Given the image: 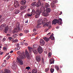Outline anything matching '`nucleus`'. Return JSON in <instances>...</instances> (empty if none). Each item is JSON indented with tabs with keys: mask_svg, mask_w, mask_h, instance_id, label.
Masks as SVG:
<instances>
[{
	"mask_svg": "<svg viewBox=\"0 0 73 73\" xmlns=\"http://www.w3.org/2000/svg\"><path fill=\"white\" fill-rule=\"evenodd\" d=\"M26 7L27 6H21V10H23L25 9Z\"/></svg>",
	"mask_w": 73,
	"mask_h": 73,
	"instance_id": "nucleus-31",
	"label": "nucleus"
},
{
	"mask_svg": "<svg viewBox=\"0 0 73 73\" xmlns=\"http://www.w3.org/2000/svg\"><path fill=\"white\" fill-rule=\"evenodd\" d=\"M54 59H52V58H51L50 60V64H54Z\"/></svg>",
	"mask_w": 73,
	"mask_h": 73,
	"instance_id": "nucleus-19",
	"label": "nucleus"
},
{
	"mask_svg": "<svg viewBox=\"0 0 73 73\" xmlns=\"http://www.w3.org/2000/svg\"><path fill=\"white\" fill-rule=\"evenodd\" d=\"M17 53L18 54H20L21 53V52L20 51H18L17 52Z\"/></svg>",
	"mask_w": 73,
	"mask_h": 73,
	"instance_id": "nucleus-51",
	"label": "nucleus"
},
{
	"mask_svg": "<svg viewBox=\"0 0 73 73\" xmlns=\"http://www.w3.org/2000/svg\"><path fill=\"white\" fill-rule=\"evenodd\" d=\"M39 25L38 24V25H37V26H36V28H39Z\"/></svg>",
	"mask_w": 73,
	"mask_h": 73,
	"instance_id": "nucleus-53",
	"label": "nucleus"
},
{
	"mask_svg": "<svg viewBox=\"0 0 73 73\" xmlns=\"http://www.w3.org/2000/svg\"><path fill=\"white\" fill-rule=\"evenodd\" d=\"M4 19L3 18L1 20H0V22H1L2 23L4 21Z\"/></svg>",
	"mask_w": 73,
	"mask_h": 73,
	"instance_id": "nucleus-46",
	"label": "nucleus"
},
{
	"mask_svg": "<svg viewBox=\"0 0 73 73\" xmlns=\"http://www.w3.org/2000/svg\"><path fill=\"white\" fill-rule=\"evenodd\" d=\"M49 69L48 68H46L45 70V72H47L48 71H49Z\"/></svg>",
	"mask_w": 73,
	"mask_h": 73,
	"instance_id": "nucleus-35",
	"label": "nucleus"
},
{
	"mask_svg": "<svg viewBox=\"0 0 73 73\" xmlns=\"http://www.w3.org/2000/svg\"><path fill=\"white\" fill-rule=\"evenodd\" d=\"M38 52L40 54L42 53L43 52V49L42 48H41V47L40 46H39V47L38 49Z\"/></svg>",
	"mask_w": 73,
	"mask_h": 73,
	"instance_id": "nucleus-12",
	"label": "nucleus"
},
{
	"mask_svg": "<svg viewBox=\"0 0 73 73\" xmlns=\"http://www.w3.org/2000/svg\"><path fill=\"white\" fill-rule=\"evenodd\" d=\"M36 4H37L36 2H33V3H32L31 4V5L32 6H36Z\"/></svg>",
	"mask_w": 73,
	"mask_h": 73,
	"instance_id": "nucleus-28",
	"label": "nucleus"
},
{
	"mask_svg": "<svg viewBox=\"0 0 73 73\" xmlns=\"http://www.w3.org/2000/svg\"><path fill=\"white\" fill-rule=\"evenodd\" d=\"M26 69H27L28 70H30L31 68V67H30L28 66V67H26Z\"/></svg>",
	"mask_w": 73,
	"mask_h": 73,
	"instance_id": "nucleus-42",
	"label": "nucleus"
},
{
	"mask_svg": "<svg viewBox=\"0 0 73 73\" xmlns=\"http://www.w3.org/2000/svg\"><path fill=\"white\" fill-rule=\"evenodd\" d=\"M54 68H51L50 69V71L51 73H53V72H54Z\"/></svg>",
	"mask_w": 73,
	"mask_h": 73,
	"instance_id": "nucleus-30",
	"label": "nucleus"
},
{
	"mask_svg": "<svg viewBox=\"0 0 73 73\" xmlns=\"http://www.w3.org/2000/svg\"><path fill=\"white\" fill-rule=\"evenodd\" d=\"M6 25V24H2L0 27V30L1 31L3 30V28H5Z\"/></svg>",
	"mask_w": 73,
	"mask_h": 73,
	"instance_id": "nucleus-10",
	"label": "nucleus"
},
{
	"mask_svg": "<svg viewBox=\"0 0 73 73\" xmlns=\"http://www.w3.org/2000/svg\"><path fill=\"white\" fill-rule=\"evenodd\" d=\"M21 45H24V42H21Z\"/></svg>",
	"mask_w": 73,
	"mask_h": 73,
	"instance_id": "nucleus-49",
	"label": "nucleus"
},
{
	"mask_svg": "<svg viewBox=\"0 0 73 73\" xmlns=\"http://www.w3.org/2000/svg\"><path fill=\"white\" fill-rule=\"evenodd\" d=\"M32 15V14H28V17H31Z\"/></svg>",
	"mask_w": 73,
	"mask_h": 73,
	"instance_id": "nucleus-37",
	"label": "nucleus"
},
{
	"mask_svg": "<svg viewBox=\"0 0 73 73\" xmlns=\"http://www.w3.org/2000/svg\"><path fill=\"white\" fill-rule=\"evenodd\" d=\"M12 39V38L11 37H9V40H11Z\"/></svg>",
	"mask_w": 73,
	"mask_h": 73,
	"instance_id": "nucleus-62",
	"label": "nucleus"
},
{
	"mask_svg": "<svg viewBox=\"0 0 73 73\" xmlns=\"http://www.w3.org/2000/svg\"><path fill=\"white\" fill-rule=\"evenodd\" d=\"M55 68H56V70L58 71V70H59L60 68H59V66H55Z\"/></svg>",
	"mask_w": 73,
	"mask_h": 73,
	"instance_id": "nucleus-26",
	"label": "nucleus"
},
{
	"mask_svg": "<svg viewBox=\"0 0 73 73\" xmlns=\"http://www.w3.org/2000/svg\"><path fill=\"white\" fill-rule=\"evenodd\" d=\"M6 40V39L5 38H3V42L4 41H5V40Z\"/></svg>",
	"mask_w": 73,
	"mask_h": 73,
	"instance_id": "nucleus-55",
	"label": "nucleus"
},
{
	"mask_svg": "<svg viewBox=\"0 0 73 73\" xmlns=\"http://www.w3.org/2000/svg\"><path fill=\"white\" fill-rule=\"evenodd\" d=\"M3 1L5 2H8L9 0H3Z\"/></svg>",
	"mask_w": 73,
	"mask_h": 73,
	"instance_id": "nucleus-58",
	"label": "nucleus"
},
{
	"mask_svg": "<svg viewBox=\"0 0 73 73\" xmlns=\"http://www.w3.org/2000/svg\"><path fill=\"white\" fill-rule=\"evenodd\" d=\"M42 15L44 16L45 17H47V16H48V13H47L46 11V12L44 13V14H42Z\"/></svg>",
	"mask_w": 73,
	"mask_h": 73,
	"instance_id": "nucleus-21",
	"label": "nucleus"
},
{
	"mask_svg": "<svg viewBox=\"0 0 73 73\" xmlns=\"http://www.w3.org/2000/svg\"><path fill=\"white\" fill-rule=\"evenodd\" d=\"M19 2L18 1H14V6L15 7H17L19 6Z\"/></svg>",
	"mask_w": 73,
	"mask_h": 73,
	"instance_id": "nucleus-13",
	"label": "nucleus"
},
{
	"mask_svg": "<svg viewBox=\"0 0 73 73\" xmlns=\"http://www.w3.org/2000/svg\"><path fill=\"white\" fill-rule=\"evenodd\" d=\"M25 56L23 53H21V54L20 55L18 58H17V59L18 63L20 65H23V60L25 58Z\"/></svg>",
	"mask_w": 73,
	"mask_h": 73,
	"instance_id": "nucleus-1",
	"label": "nucleus"
},
{
	"mask_svg": "<svg viewBox=\"0 0 73 73\" xmlns=\"http://www.w3.org/2000/svg\"><path fill=\"white\" fill-rule=\"evenodd\" d=\"M33 46L34 48H36L37 47V46L36 45H33Z\"/></svg>",
	"mask_w": 73,
	"mask_h": 73,
	"instance_id": "nucleus-44",
	"label": "nucleus"
},
{
	"mask_svg": "<svg viewBox=\"0 0 73 73\" xmlns=\"http://www.w3.org/2000/svg\"><path fill=\"white\" fill-rule=\"evenodd\" d=\"M4 73H11V71L10 70L5 69L4 72Z\"/></svg>",
	"mask_w": 73,
	"mask_h": 73,
	"instance_id": "nucleus-18",
	"label": "nucleus"
},
{
	"mask_svg": "<svg viewBox=\"0 0 73 73\" xmlns=\"http://www.w3.org/2000/svg\"><path fill=\"white\" fill-rule=\"evenodd\" d=\"M62 19H59L58 20L57 19H54L52 21V24H54L55 25L57 23H58L59 21L61 22Z\"/></svg>",
	"mask_w": 73,
	"mask_h": 73,
	"instance_id": "nucleus-5",
	"label": "nucleus"
},
{
	"mask_svg": "<svg viewBox=\"0 0 73 73\" xmlns=\"http://www.w3.org/2000/svg\"><path fill=\"white\" fill-rule=\"evenodd\" d=\"M28 49L29 51V53H30V54H31V53L32 51V50L33 52L35 53V54H37V53H38V52H37V50H34V49L33 48L29 46V47H28Z\"/></svg>",
	"mask_w": 73,
	"mask_h": 73,
	"instance_id": "nucleus-4",
	"label": "nucleus"
},
{
	"mask_svg": "<svg viewBox=\"0 0 73 73\" xmlns=\"http://www.w3.org/2000/svg\"><path fill=\"white\" fill-rule=\"evenodd\" d=\"M37 72L38 71L36 68L33 69L32 71V73H37Z\"/></svg>",
	"mask_w": 73,
	"mask_h": 73,
	"instance_id": "nucleus-20",
	"label": "nucleus"
},
{
	"mask_svg": "<svg viewBox=\"0 0 73 73\" xmlns=\"http://www.w3.org/2000/svg\"><path fill=\"white\" fill-rule=\"evenodd\" d=\"M40 11L41 13H42V14H43V13H44V12L45 11V7L43 6H42L40 8Z\"/></svg>",
	"mask_w": 73,
	"mask_h": 73,
	"instance_id": "nucleus-14",
	"label": "nucleus"
},
{
	"mask_svg": "<svg viewBox=\"0 0 73 73\" xmlns=\"http://www.w3.org/2000/svg\"><path fill=\"white\" fill-rule=\"evenodd\" d=\"M41 13V10H36V14H37L38 16V17L40 16V15Z\"/></svg>",
	"mask_w": 73,
	"mask_h": 73,
	"instance_id": "nucleus-16",
	"label": "nucleus"
},
{
	"mask_svg": "<svg viewBox=\"0 0 73 73\" xmlns=\"http://www.w3.org/2000/svg\"><path fill=\"white\" fill-rule=\"evenodd\" d=\"M23 35V34L22 33H21L20 34H19V36H22Z\"/></svg>",
	"mask_w": 73,
	"mask_h": 73,
	"instance_id": "nucleus-54",
	"label": "nucleus"
},
{
	"mask_svg": "<svg viewBox=\"0 0 73 73\" xmlns=\"http://www.w3.org/2000/svg\"><path fill=\"white\" fill-rule=\"evenodd\" d=\"M13 50H11V51H10V53H13Z\"/></svg>",
	"mask_w": 73,
	"mask_h": 73,
	"instance_id": "nucleus-64",
	"label": "nucleus"
},
{
	"mask_svg": "<svg viewBox=\"0 0 73 73\" xmlns=\"http://www.w3.org/2000/svg\"><path fill=\"white\" fill-rule=\"evenodd\" d=\"M25 53L27 58H28V59H30L31 56H30L27 50H25Z\"/></svg>",
	"mask_w": 73,
	"mask_h": 73,
	"instance_id": "nucleus-7",
	"label": "nucleus"
},
{
	"mask_svg": "<svg viewBox=\"0 0 73 73\" xmlns=\"http://www.w3.org/2000/svg\"><path fill=\"white\" fill-rule=\"evenodd\" d=\"M41 58V55H38V56H36V62H40Z\"/></svg>",
	"mask_w": 73,
	"mask_h": 73,
	"instance_id": "nucleus-6",
	"label": "nucleus"
},
{
	"mask_svg": "<svg viewBox=\"0 0 73 73\" xmlns=\"http://www.w3.org/2000/svg\"><path fill=\"white\" fill-rule=\"evenodd\" d=\"M20 46H19L17 47L16 48H15V50H19V49H20Z\"/></svg>",
	"mask_w": 73,
	"mask_h": 73,
	"instance_id": "nucleus-34",
	"label": "nucleus"
},
{
	"mask_svg": "<svg viewBox=\"0 0 73 73\" xmlns=\"http://www.w3.org/2000/svg\"><path fill=\"white\" fill-rule=\"evenodd\" d=\"M42 64H44V58H43V56L42 57Z\"/></svg>",
	"mask_w": 73,
	"mask_h": 73,
	"instance_id": "nucleus-33",
	"label": "nucleus"
},
{
	"mask_svg": "<svg viewBox=\"0 0 73 73\" xmlns=\"http://www.w3.org/2000/svg\"><path fill=\"white\" fill-rule=\"evenodd\" d=\"M58 24L59 25H60L61 24H62V22L58 21Z\"/></svg>",
	"mask_w": 73,
	"mask_h": 73,
	"instance_id": "nucleus-50",
	"label": "nucleus"
},
{
	"mask_svg": "<svg viewBox=\"0 0 73 73\" xmlns=\"http://www.w3.org/2000/svg\"><path fill=\"white\" fill-rule=\"evenodd\" d=\"M28 17V14H26L25 16V19H27V18Z\"/></svg>",
	"mask_w": 73,
	"mask_h": 73,
	"instance_id": "nucleus-43",
	"label": "nucleus"
},
{
	"mask_svg": "<svg viewBox=\"0 0 73 73\" xmlns=\"http://www.w3.org/2000/svg\"><path fill=\"white\" fill-rule=\"evenodd\" d=\"M56 28L57 29H58V28H59V25H58V26H57V27H56Z\"/></svg>",
	"mask_w": 73,
	"mask_h": 73,
	"instance_id": "nucleus-57",
	"label": "nucleus"
},
{
	"mask_svg": "<svg viewBox=\"0 0 73 73\" xmlns=\"http://www.w3.org/2000/svg\"><path fill=\"white\" fill-rule=\"evenodd\" d=\"M18 35L17 34H14V35H13V37H14V38H15V37H16Z\"/></svg>",
	"mask_w": 73,
	"mask_h": 73,
	"instance_id": "nucleus-38",
	"label": "nucleus"
},
{
	"mask_svg": "<svg viewBox=\"0 0 73 73\" xmlns=\"http://www.w3.org/2000/svg\"><path fill=\"white\" fill-rule=\"evenodd\" d=\"M54 34L52 33L51 35H50V37L49 38H47L46 37H44L43 38V39H44V40L46 42H48L50 40V39H51L52 40H54V37L53 36Z\"/></svg>",
	"mask_w": 73,
	"mask_h": 73,
	"instance_id": "nucleus-3",
	"label": "nucleus"
},
{
	"mask_svg": "<svg viewBox=\"0 0 73 73\" xmlns=\"http://www.w3.org/2000/svg\"><path fill=\"white\" fill-rule=\"evenodd\" d=\"M27 1L25 0H22L21 2V4L22 5H25Z\"/></svg>",
	"mask_w": 73,
	"mask_h": 73,
	"instance_id": "nucleus-22",
	"label": "nucleus"
},
{
	"mask_svg": "<svg viewBox=\"0 0 73 73\" xmlns=\"http://www.w3.org/2000/svg\"><path fill=\"white\" fill-rule=\"evenodd\" d=\"M40 44L42 46H43V45H44L45 44V41L43 40V39H41L40 40Z\"/></svg>",
	"mask_w": 73,
	"mask_h": 73,
	"instance_id": "nucleus-11",
	"label": "nucleus"
},
{
	"mask_svg": "<svg viewBox=\"0 0 73 73\" xmlns=\"http://www.w3.org/2000/svg\"><path fill=\"white\" fill-rule=\"evenodd\" d=\"M29 31V30H24V32L25 33H28Z\"/></svg>",
	"mask_w": 73,
	"mask_h": 73,
	"instance_id": "nucleus-41",
	"label": "nucleus"
},
{
	"mask_svg": "<svg viewBox=\"0 0 73 73\" xmlns=\"http://www.w3.org/2000/svg\"><path fill=\"white\" fill-rule=\"evenodd\" d=\"M36 6L37 7H40V6H42L41 5V3L39 1H38L37 2V4H36Z\"/></svg>",
	"mask_w": 73,
	"mask_h": 73,
	"instance_id": "nucleus-17",
	"label": "nucleus"
},
{
	"mask_svg": "<svg viewBox=\"0 0 73 73\" xmlns=\"http://www.w3.org/2000/svg\"><path fill=\"white\" fill-rule=\"evenodd\" d=\"M36 11H35V10H34V9H33L32 10V13H33H33H35Z\"/></svg>",
	"mask_w": 73,
	"mask_h": 73,
	"instance_id": "nucleus-40",
	"label": "nucleus"
},
{
	"mask_svg": "<svg viewBox=\"0 0 73 73\" xmlns=\"http://www.w3.org/2000/svg\"><path fill=\"white\" fill-rule=\"evenodd\" d=\"M35 17L36 18H38V14H36Z\"/></svg>",
	"mask_w": 73,
	"mask_h": 73,
	"instance_id": "nucleus-48",
	"label": "nucleus"
},
{
	"mask_svg": "<svg viewBox=\"0 0 73 73\" xmlns=\"http://www.w3.org/2000/svg\"><path fill=\"white\" fill-rule=\"evenodd\" d=\"M26 10H24L23 11H22V13H25V12H26Z\"/></svg>",
	"mask_w": 73,
	"mask_h": 73,
	"instance_id": "nucleus-52",
	"label": "nucleus"
},
{
	"mask_svg": "<svg viewBox=\"0 0 73 73\" xmlns=\"http://www.w3.org/2000/svg\"><path fill=\"white\" fill-rule=\"evenodd\" d=\"M48 7H50V5L48 3H45L44 5V7L46 8H48Z\"/></svg>",
	"mask_w": 73,
	"mask_h": 73,
	"instance_id": "nucleus-25",
	"label": "nucleus"
},
{
	"mask_svg": "<svg viewBox=\"0 0 73 73\" xmlns=\"http://www.w3.org/2000/svg\"><path fill=\"white\" fill-rule=\"evenodd\" d=\"M12 67H13V68H14V69H15V64L14 63H13V64L12 66Z\"/></svg>",
	"mask_w": 73,
	"mask_h": 73,
	"instance_id": "nucleus-39",
	"label": "nucleus"
},
{
	"mask_svg": "<svg viewBox=\"0 0 73 73\" xmlns=\"http://www.w3.org/2000/svg\"><path fill=\"white\" fill-rule=\"evenodd\" d=\"M6 64H7V63H5V62H4L2 64V66L3 67H4L5 66H6Z\"/></svg>",
	"mask_w": 73,
	"mask_h": 73,
	"instance_id": "nucleus-32",
	"label": "nucleus"
},
{
	"mask_svg": "<svg viewBox=\"0 0 73 73\" xmlns=\"http://www.w3.org/2000/svg\"><path fill=\"white\" fill-rule=\"evenodd\" d=\"M9 29V27L8 25H7L6 27H5L4 30V32L5 33H7L8 31V29Z\"/></svg>",
	"mask_w": 73,
	"mask_h": 73,
	"instance_id": "nucleus-15",
	"label": "nucleus"
},
{
	"mask_svg": "<svg viewBox=\"0 0 73 73\" xmlns=\"http://www.w3.org/2000/svg\"><path fill=\"white\" fill-rule=\"evenodd\" d=\"M19 11H19V10H15V14H18V13H19Z\"/></svg>",
	"mask_w": 73,
	"mask_h": 73,
	"instance_id": "nucleus-29",
	"label": "nucleus"
},
{
	"mask_svg": "<svg viewBox=\"0 0 73 73\" xmlns=\"http://www.w3.org/2000/svg\"><path fill=\"white\" fill-rule=\"evenodd\" d=\"M19 46V43H18V44H17V47H18Z\"/></svg>",
	"mask_w": 73,
	"mask_h": 73,
	"instance_id": "nucleus-61",
	"label": "nucleus"
},
{
	"mask_svg": "<svg viewBox=\"0 0 73 73\" xmlns=\"http://www.w3.org/2000/svg\"><path fill=\"white\" fill-rule=\"evenodd\" d=\"M3 52H1V53H0V54L1 55L2 54H3Z\"/></svg>",
	"mask_w": 73,
	"mask_h": 73,
	"instance_id": "nucleus-60",
	"label": "nucleus"
},
{
	"mask_svg": "<svg viewBox=\"0 0 73 73\" xmlns=\"http://www.w3.org/2000/svg\"><path fill=\"white\" fill-rule=\"evenodd\" d=\"M51 54H52L51 52H50L48 54V57H51Z\"/></svg>",
	"mask_w": 73,
	"mask_h": 73,
	"instance_id": "nucleus-36",
	"label": "nucleus"
},
{
	"mask_svg": "<svg viewBox=\"0 0 73 73\" xmlns=\"http://www.w3.org/2000/svg\"><path fill=\"white\" fill-rule=\"evenodd\" d=\"M38 24L40 25L43 22L42 19H39L38 20Z\"/></svg>",
	"mask_w": 73,
	"mask_h": 73,
	"instance_id": "nucleus-23",
	"label": "nucleus"
},
{
	"mask_svg": "<svg viewBox=\"0 0 73 73\" xmlns=\"http://www.w3.org/2000/svg\"><path fill=\"white\" fill-rule=\"evenodd\" d=\"M11 56L10 55H9L8 56H7V58H6L7 59H9V58H10Z\"/></svg>",
	"mask_w": 73,
	"mask_h": 73,
	"instance_id": "nucleus-45",
	"label": "nucleus"
},
{
	"mask_svg": "<svg viewBox=\"0 0 73 73\" xmlns=\"http://www.w3.org/2000/svg\"><path fill=\"white\" fill-rule=\"evenodd\" d=\"M25 45L26 46H28V43H25Z\"/></svg>",
	"mask_w": 73,
	"mask_h": 73,
	"instance_id": "nucleus-63",
	"label": "nucleus"
},
{
	"mask_svg": "<svg viewBox=\"0 0 73 73\" xmlns=\"http://www.w3.org/2000/svg\"><path fill=\"white\" fill-rule=\"evenodd\" d=\"M46 11L47 13H48L50 12V11H51L50 8H47L46 9Z\"/></svg>",
	"mask_w": 73,
	"mask_h": 73,
	"instance_id": "nucleus-24",
	"label": "nucleus"
},
{
	"mask_svg": "<svg viewBox=\"0 0 73 73\" xmlns=\"http://www.w3.org/2000/svg\"><path fill=\"white\" fill-rule=\"evenodd\" d=\"M37 34V33H34L33 35H36Z\"/></svg>",
	"mask_w": 73,
	"mask_h": 73,
	"instance_id": "nucleus-59",
	"label": "nucleus"
},
{
	"mask_svg": "<svg viewBox=\"0 0 73 73\" xmlns=\"http://www.w3.org/2000/svg\"><path fill=\"white\" fill-rule=\"evenodd\" d=\"M51 23L50 21L49 22H47V23H46L43 26H47V27H48V28L49 29L51 27V26L50 25Z\"/></svg>",
	"mask_w": 73,
	"mask_h": 73,
	"instance_id": "nucleus-9",
	"label": "nucleus"
},
{
	"mask_svg": "<svg viewBox=\"0 0 73 73\" xmlns=\"http://www.w3.org/2000/svg\"><path fill=\"white\" fill-rule=\"evenodd\" d=\"M53 3H50V5L52 7H54L55 5H54L55 3H57L58 2L57 1H56V0H53L52 1Z\"/></svg>",
	"mask_w": 73,
	"mask_h": 73,
	"instance_id": "nucleus-8",
	"label": "nucleus"
},
{
	"mask_svg": "<svg viewBox=\"0 0 73 73\" xmlns=\"http://www.w3.org/2000/svg\"><path fill=\"white\" fill-rule=\"evenodd\" d=\"M3 49L4 50H7V48L6 47H4Z\"/></svg>",
	"mask_w": 73,
	"mask_h": 73,
	"instance_id": "nucleus-47",
	"label": "nucleus"
},
{
	"mask_svg": "<svg viewBox=\"0 0 73 73\" xmlns=\"http://www.w3.org/2000/svg\"><path fill=\"white\" fill-rule=\"evenodd\" d=\"M16 28H15L13 30V33H16V32H17V31H21V30L20 29V23L19 22H17L16 24Z\"/></svg>",
	"mask_w": 73,
	"mask_h": 73,
	"instance_id": "nucleus-2",
	"label": "nucleus"
},
{
	"mask_svg": "<svg viewBox=\"0 0 73 73\" xmlns=\"http://www.w3.org/2000/svg\"><path fill=\"white\" fill-rule=\"evenodd\" d=\"M47 21H48V20H47V19L46 18H44V19H43V23H46Z\"/></svg>",
	"mask_w": 73,
	"mask_h": 73,
	"instance_id": "nucleus-27",
	"label": "nucleus"
},
{
	"mask_svg": "<svg viewBox=\"0 0 73 73\" xmlns=\"http://www.w3.org/2000/svg\"><path fill=\"white\" fill-rule=\"evenodd\" d=\"M18 41L17 39H15L13 41L14 42H17Z\"/></svg>",
	"mask_w": 73,
	"mask_h": 73,
	"instance_id": "nucleus-56",
	"label": "nucleus"
}]
</instances>
